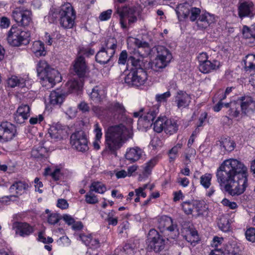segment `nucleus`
Returning a JSON list of instances; mask_svg holds the SVG:
<instances>
[{"label":"nucleus","mask_w":255,"mask_h":255,"mask_svg":"<svg viewBox=\"0 0 255 255\" xmlns=\"http://www.w3.org/2000/svg\"><path fill=\"white\" fill-rule=\"evenodd\" d=\"M143 59L142 56H139L138 53H134L133 55H128L126 50H123L119 55L118 64H126L127 61L131 64H137L140 62L144 64Z\"/></svg>","instance_id":"17"},{"label":"nucleus","mask_w":255,"mask_h":255,"mask_svg":"<svg viewBox=\"0 0 255 255\" xmlns=\"http://www.w3.org/2000/svg\"><path fill=\"white\" fill-rule=\"evenodd\" d=\"M244 64H255V55L248 54L243 60Z\"/></svg>","instance_id":"60"},{"label":"nucleus","mask_w":255,"mask_h":255,"mask_svg":"<svg viewBox=\"0 0 255 255\" xmlns=\"http://www.w3.org/2000/svg\"><path fill=\"white\" fill-rule=\"evenodd\" d=\"M46 153V149L42 146L34 148L31 152V156L35 158H40L45 157Z\"/></svg>","instance_id":"45"},{"label":"nucleus","mask_w":255,"mask_h":255,"mask_svg":"<svg viewBox=\"0 0 255 255\" xmlns=\"http://www.w3.org/2000/svg\"><path fill=\"white\" fill-rule=\"evenodd\" d=\"M137 8L135 6L125 5L122 7L118 6L115 12L120 17V23L123 29L127 28V20L129 25L137 21Z\"/></svg>","instance_id":"6"},{"label":"nucleus","mask_w":255,"mask_h":255,"mask_svg":"<svg viewBox=\"0 0 255 255\" xmlns=\"http://www.w3.org/2000/svg\"><path fill=\"white\" fill-rule=\"evenodd\" d=\"M177 182L181 186H182L183 187H186L188 186L189 184V179L186 177H183V178H178Z\"/></svg>","instance_id":"63"},{"label":"nucleus","mask_w":255,"mask_h":255,"mask_svg":"<svg viewBox=\"0 0 255 255\" xmlns=\"http://www.w3.org/2000/svg\"><path fill=\"white\" fill-rule=\"evenodd\" d=\"M107 109L114 116L115 119H118V115H123L126 112V109L123 105L117 101H115L108 104Z\"/></svg>","instance_id":"22"},{"label":"nucleus","mask_w":255,"mask_h":255,"mask_svg":"<svg viewBox=\"0 0 255 255\" xmlns=\"http://www.w3.org/2000/svg\"><path fill=\"white\" fill-rule=\"evenodd\" d=\"M86 202L90 204H95L98 202V199L92 192L89 191L85 195Z\"/></svg>","instance_id":"51"},{"label":"nucleus","mask_w":255,"mask_h":255,"mask_svg":"<svg viewBox=\"0 0 255 255\" xmlns=\"http://www.w3.org/2000/svg\"><path fill=\"white\" fill-rule=\"evenodd\" d=\"M94 132L95 133V139L101 140L102 136V128L100 127L99 124L97 123L94 126Z\"/></svg>","instance_id":"56"},{"label":"nucleus","mask_w":255,"mask_h":255,"mask_svg":"<svg viewBox=\"0 0 255 255\" xmlns=\"http://www.w3.org/2000/svg\"><path fill=\"white\" fill-rule=\"evenodd\" d=\"M212 175L210 173H205L202 175L200 178L201 185L205 189H208L211 185Z\"/></svg>","instance_id":"44"},{"label":"nucleus","mask_w":255,"mask_h":255,"mask_svg":"<svg viewBox=\"0 0 255 255\" xmlns=\"http://www.w3.org/2000/svg\"><path fill=\"white\" fill-rule=\"evenodd\" d=\"M8 43L13 47L26 45L30 41V33L21 28L12 26L7 36Z\"/></svg>","instance_id":"5"},{"label":"nucleus","mask_w":255,"mask_h":255,"mask_svg":"<svg viewBox=\"0 0 255 255\" xmlns=\"http://www.w3.org/2000/svg\"><path fill=\"white\" fill-rule=\"evenodd\" d=\"M156 52V58L159 59L161 62L168 63L172 59V55L170 51L163 46L158 45L154 47Z\"/></svg>","instance_id":"21"},{"label":"nucleus","mask_w":255,"mask_h":255,"mask_svg":"<svg viewBox=\"0 0 255 255\" xmlns=\"http://www.w3.org/2000/svg\"><path fill=\"white\" fill-rule=\"evenodd\" d=\"M143 151L140 148L135 147L128 149L125 154L126 158L130 162L138 160L142 156Z\"/></svg>","instance_id":"23"},{"label":"nucleus","mask_w":255,"mask_h":255,"mask_svg":"<svg viewBox=\"0 0 255 255\" xmlns=\"http://www.w3.org/2000/svg\"><path fill=\"white\" fill-rule=\"evenodd\" d=\"M49 133L52 138L60 140L62 138L63 129L60 125L57 124L51 127L49 129Z\"/></svg>","instance_id":"32"},{"label":"nucleus","mask_w":255,"mask_h":255,"mask_svg":"<svg viewBox=\"0 0 255 255\" xmlns=\"http://www.w3.org/2000/svg\"><path fill=\"white\" fill-rule=\"evenodd\" d=\"M16 134L15 126L8 122H3L0 125V139L6 141L12 139Z\"/></svg>","instance_id":"13"},{"label":"nucleus","mask_w":255,"mask_h":255,"mask_svg":"<svg viewBox=\"0 0 255 255\" xmlns=\"http://www.w3.org/2000/svg\"><path fill=\"white\" fill-rule=\"evenodd\" d=\"M221 203L224 206L228 207L231 209H235L238 207L236 202H231L229 200L226 198L224 199L222 201Z\"/></svg>","instance_id":"59"},{"label":"nucleus","mask_w":255,"mask_h":255,"mask_svg":"<svg viewBox=\"0 0 255 255\" xmlns=\"http://www.w3.org/2000/svg\"><path fill=\"white\" fill-rule=\"evenodd\" d=\"M141 65H131V71L128 76L131 79L132 84L135 86H139L143 85L147 79V74H153L156 72H160L163 71L167 65H162L158 66V65H151L150 68L147 71L140 67Z\"/></svg>","instance_id":"3"},{"label":"nucleus","mask_w":255,"mask_h":255,"mask_svg":"<svg viewBox=\"0 0 255 255\" xmlns=\"http://www.w3.org/2000/svg\"><path fill=\"white\" fill-rule=\"evenodd\" d=\"M57 206L62 209H66L68 207V203L66 200L60 199L58 200Z\"/></svg>","instance_id":"62"},{"label":"nucleus","mask_w":255,"mask_h":255,"mask_svg":"<svg viewBox=\"0 0 255 255\" xmlns=\"http://www.w3.org/2000/svg\"><path fill=\"white\" fill-rule=\"evenodd\" d=\"M242 33L245 38H253L254 39L253 42L254 43L255 42V23L252 25L251 28L244 25L242 29Z\"/></svg>","instance_id":"38"},{"label":"nucleus","mask_w":255,"mask_h":255,"mask_svg":"<svg viewBox=\"0 0 255 255\" xmlns=\"http://www.w3.org/2000/svg\"><path fill=\"white\" fill-rule=\"evenodd\" d=\"M106 51L109 54L111 57H113L115 53L117 47V41L115 38H109L105 42Z\"/></svg>","instance_id":"30"},{"label":"nucleus","mask_w":255,"mask_h":255,"mask_svg":"<svg viewBox=\"0 0 255 255\" xmlns=\"http://www.w3.org/2000/svg\"><path fill=\"white\" fill-rule=\"evenodd\" d=\"M182 144H177L168 152L170 162L173 161L178 156L179 150L181 148Z\"/></svg>","instance_id":"47"},{"label":"nucleus","mask_w":255,"mask_h":255,"mask_svg":"<svg viewBox=\"0 0 255 255\" xmlns=\"http://www.w3.org/2000/svg\"><path fill=\"white\" fill-rule=\"evenodd\" d=\"M241 107L238 100L231 102L230 108L228 111V115L232 118H237L240 115Z\"/></svg>","instance_id":"34"},{"label":"nucleus","mask_w":255,"mask_h":255,"mask_svg":"<svg viewBox=\"0 0 255 255\" xmlns=\"http://www.w3.org/2000/svg\"><path fill=\"white\" fill-rule=\"evenodd\" d=\"M191 7L188 2L178 4L175 9L178 18L181 20V18H187L190 14Z\"/></svg>","instance_id":"27"},{"label":"nucleus","mask_w":255,"mask_h":255,"mask_svg":"<svg viewBox=\"0 0 255 255\" xmlns=\"http://www.w3.org/2000/svg\"><path fill=\"white\" fill-rule=\"evenodd\" d=\"M216 65H199V70L204 73L207 74L216 69Z\"/></svg>","instance_id":"50"},{"label":"nucleus","mask_w":255,"mask_h":255,"mask_svg":"<svg viewBox=\"0 0 255 255\" xmlns=\"http://www.w3.org/2000/svg\"><path fill=\"white\" fill-rule=\"evenodd\" d=\"M112 12L111 9L104 11L100 14L99 18L101 21L107 20L111 17Z\"/></svg>","instance_id":"55"},{"label":"nucleus","mask_w":255,"mask_h":255,"mask_svg":"<svg viewBox=\"0 0 255 255\" xmlns=\"http://www.w3.org/2000/svg\"><path fill=\"white\" fill-rule=\"evenodd\" d=\"M158 112V109L155 108L145 109L143 115H141L140 118H139L138 123L144 122L143 125L146 126H148L149 125H152Z\"/></svg>","instance_id":"16"},{"label":"nucleus","mask_w":255,"mask_h":255,"mask_svg":"<svg viewBox=\"0 0 255 255\" xmlns=\"http://www.w3.org/2000/svg\"><path fill=\"white\" fill-rule=\"evenodd\" d=\"M27 184L22 181L15 182L11 185L9 189L10 193L13 194H16V196L18 195H21L23 193L25 190L28 188Z\"/></svg>","instance_id":"29"},{"label":"nucleus","mask_w":255,"mask_h":255,"mask_svg":"<svg viewBox=\"0 0 255 255\" xmlns=\"http://www.w3.org/2000/svg\"><path fill=\"white\" fill-rule=\"evenodd\" d=\"M214 22V18L209 13L201 14L196 21L197 26L201 29H206Z\"/></svg>","instance_id":"25"},{"label":"nucleus","mask_w":255,"mask_h":255,"mask_svg":"<svg viewBox=\"0 0 255 255\" xmlns=\"http://www.w3.org/2000/svg\"><path fill=\"white\" fill-rule=\"evenodd\" d=\"M65 95L56 91H52L49 95V102L51 105H61L64 99Z\"/></svg>","instance_id":"33"},{"label":"nucleus","mask_w":255,"mask_h":255,"mask_svg":"<svg viewBox=\"0 0 255 255\" xmlns=\"http://www.w3.org/2000/svg\"><path fill=\"white\" fill-rule=\"evenodd\" d=\"M186 241L190 243L193 246H195L198 241V233L196 231H192L186 236Z\"/></svg>","instance_id":"49"},{"label":"nucleus","mask_w":255,"mask_h":255,"mask_svg":"<svg viewBox=\"0 0 255 255\" xmlns=\"http://www.w3.org/2000/svg\"><path fill=\"white\" fill-rule=\"evenodd\" d=\"M248 176L247 166L235 159L224 161L216 173L218 182L224 185L226 191L233 196L245 191L249 185Z\"/></svg>","instance_id":"1"},{"label":"nucleus","mask_w":255,"mask_h":255,"mask_svg":"<svg viewBox=\"0 0 255 255\" xmlns=\"http://www.w3.org/2000/svg\"><path fill=\"white\" fill-rule=\"evenodd\" d=\"M92 236L91 235L80 234L79 235V239L81 240L86 246L89 245Z\"/></svg>","instance_id":"58"},{"label":"nucleus","mask_w":255,"mask_h":255,"mask_svg":"<svg viewBox=\"0 0 255 255\" xmlns=\"http://www.w3.org/2000/svg\"><path fill=\"white\" fill-rule=\"evenodd\" d=\"M158 228L162 233L165 231L170 232L172 234L171 235L172 239L176 238L179 234L177 226L173 223L172 219L170 217L166 216H162L158 219Z\"/></svg>","instance_id":"11"},{"label":"nucleus","mask_w":255,"mask_h":255,"mask_svg":"<svg viewBox=\"0 0 255 255\" xmlns=\"http://www.w3.org/2000/svg\"><path fill=\"white\" fill-rule=\"evenodd\" d=\"M37 72L41 79L42 86L46 87L47 89L52 88L56 82H60L62 80L58 71L50 65H46L45 67L39 65L37 67Z\"/></svg>","instance_id":"4"},{"label":"nucleus","mask_w":255,"mask_h":255,"mask_svg":"<svg viewBox=\"0 0 255 255\" xmlns=\"http://www.w3.org/2000/svg\"><path fill=\"white\" fill-rule=\"evenodd\" d=\"M30 107L27 105L20 106L13 116L15 122L18 124L23 123L30 116Z\"/></svg>","instance_id":"20"},{"label":"nucleus","mask_w":255,"mask_h":255,"mask_svg":"<svg viewBox=\"0 0 255 255\" xmlns=\"http://www.w3.org/2000/svg\"><path fill=\"white\" fill-rule=\"evenodd\" d=\"M89 73V68L87 65H73L70 69V73L77 75L80 78L87 76Z\"/></svg>","instance_id":"24"},{"label":"nucleus","mask_w":255,"mask_h":255,"mask_svg":"<svg viewBox=\"0 0 255 255\" xmlns=\"http://www.w3.org/2000/svg\"><path fill=\"white\" fill-rule=\"evenodd\" d=\"M245 235L248 241L255 243V228H250L247 229Z\"/></svg>","instance_id":"53"},{"label":"nucleus","mask_w":255,"mask_h":255,"mask_svg":"<svg viewBox=\"0 0 255 255\" xmlns=\"http://www.w3.org/2000/svg\"><path fill=\"white\" fill-rule=\"evenodd\" d=\"M235 143L230 138H225L220 142V146L224 149V151H232L235 148Z\"/></svg>","instance_id":"42"},{"label":"nucleus","mask_w":255,"mask_h":255,"mask_svg":"<svg viewBox=\"0 0 255 255\" xmlns=\"http://www.w3.org/2000/svg\"><path fill=\"white\" fill-rule=\"evenodd\" d=\"M136 246L134 243L126 244L123 250L128 255H133L136 252Z\"/></svg>","instance_id":"46"},{"label":"nucleus","mask_w":255,"mask_h":255,"mask_svg":"<svg viewBox=\"0 0 255 255\" xmlns=\"http://www.w3.org/2000/svg\"><path fill=\"white\" fill-rule=\"evenodd\" d=\"M191 99L190 96L183 91L177 92L174 96L175 103L180 109L187 107L191 103Z\"/></svg>","instance_id":"19"},{"label":"nucleus","mask_w":255,"mask_h":255,"mask_svg":"<svg viewBox=\"0 0 255 255\" xmlns=\"http://www.w3.org/2000/svg\"><path fill=\"white\" fill-rule=\"evenodd\" d=\"M181 206L185 214L188 215L195 212L196 217L202 215L207 208L204 201L194 200L183 202Z\"/></svg>","instance_id":"8"},{"label":"nucleus","mask_w":255,"mask_h":255,"mask_svg":"<svg viewBox=\"0 0 255 255\" xmlns=\"http://www.w3.org/2000/svg\"><path fill=\"white\" fill-rule=\"evenodd\" d=\"M32 12L30 10L22 7H16L12 13L14 20L21 26H25L29 24L32 21Z\"/></svg>","instance_id":"12"},{"label":"nucleus","mask_w":255,"mask_h":255,"mask_svg":"<svg viewBox=\"0 0 255 255\" xmlns=\"http://www.w3.org/2000/svg\"><path fill=\"white\" fill-rule=\"evenodd\" d=\"M7 84L11 88L16 86L23 87L25 85V80L23 78H19L15 76H12L7 80Z\"/></svg>","instance_id":"37"},{"label":"nucleus","mask_w":255,"mask_h":255,"mask_svg":"<svg viewBox=\"0 0 255 255\" xmlns=\"http://www.w3.org/2000/svg\"><path fill=\"white\" fill-rule=\"evenodd\" d=\"M106 91L103 86H97L93 88L90 98L95 103H100L105 97Z\"/></svg>","instance_id":"26"},{"label":"nucleus","mask_w":255,"mask_h":255,"mask_svg":"<svg viewBox=\"0 0 255 255\" xmlns=\"http://www.w3.org/2000/svg\"><path fill=\"white\" fill-rule=\"evenodd\" d=\"M38 240L44 244H50L53 242V240L51 237L45 238L42 233H39L38 235Z\"/></svg>","instance_id":"61"},{"label":"nucleus","mask_w":255,"mask_h":255,"mask_svg":"<svg viewBox=\"0 0 255 255\" xmlns=\"http://www.w3.org/2000/svg\"><path fill=\"white\" fill-rule=\"evenodd\" d=\"M59 15L60 23L61 26L65 29H69L73 27L76 18V12L69 3L62 6Z\"/></svg>","instance_id":"7"},{"label":"nucleus","mask_w":255,"mask_h":255,"mask_svg":"<svg viewBox=\"0 0 255 255\" xmlns=\"http://www.w3.org/2000/svg\"><path fill=\"white\" fill-rule=\"evenodd\" d=\"M59 215L56 213H52L48 216L47 222L51 225H55L60 220Z\"/></svg>","instance_id":"52"},{"label":"nucleus","mask_w":255,"mask_h":255,"mask_svg":"<svg viewBox=\"0 0 255 255\" xmlns=\"http://www.w3.org/2000/svg\"><path fill=\"white\" fill-rule=\"evenodd\" d=\"M179 128L178 121L174 119L166 118L164 131L167 134H173L177 132Z\"/></svg>","instance_id":"28"},{"label":"nucleus","mask_w":255,"mask_h":255,"mask_svg":"<svg viewBox=\"0 0 255 255\" xmlns=\"http://www.w3.org/2000/svg\"><path fill=\"white\" fill-rule=\"evenodd\" d=\"M12 228L15 230L16 235L23 237L29 236L33 232V227L25 222H15L13 223Z\"/></svg>","instance_id":"18"},{"label":"nucleus","mask_w":255,"mask_h":255,"mask_svg":"<svg viewBox=\"0 0 255 255\" xmlns=\"http://www.w3.org/2000/svg\"><path fill=\"white\" fill-rule=\"evenodd\" d=\"M149 244L148 248L150 250H153L155 253H158L164 249L165 243L168 239H164L159 233L154 229L149 231L148 234Z\"/></svg>","instance_id":"9"},{"label":"nucleus","mask_w":255,"mask_h":255,"mask_svg":"<svg viewBox=\"0 0 255 255\" xmlns=\"http://www.w3.org/2000/svg\"><path fill=\"white\" fill-rule=\"evenodd\" d=\"M70 143L73 148L79 151L85 152L89 149L86 134L83 130L72 133L70 136Z\"/></svg>","instance_id":"10"},{"label":"nucleus","mask_w":255,"mask_h":255,"mask_svg":"<svg viewBox=\"0 0 255 255\" xmlns=\"http://www.w3.org/2000/svg\"><path fill=\"white\" fill-rule=\"evenodd\" d=\"M166 120V117H158L155 121L153 123V129L155 132L160 133L163 130H164Z\"/></svg>","instance_id":"40"},{"label":"nucleus","mask_w":255,"mask_h":255,"mask_svg":"<svg viewBox=\"0 0 255 255\" xmlns=\"http://www.w3.org/2000/svg\"><path fill=\"white\" fill-rule=\"evenodd\" d=\"M112 57L104 48H102L95 56L96 61L100 64H107Z\"/></svg>","instance_id":"31"},{"label":"nucleus","mask_w":255,"mask_h":255,"mask_svg":"<svg viewBox=\"0 0 255 255\" xmlns=\"http://www.w3.org/2000/svg\"><path fill=\"white\" fill-rule=\"evenodd\" d=\"M83 85V82L82 80H76L74 78L71 79L67 82V87L69 89L70 92H72L73 91L80 90Z\"/></svg>","instance_id":"36"},{"label":"nucleus","mask_w":255,"mask_h":255,"mask_svg":"<svg viewBox=\"0 0 255 255\" xmlns=\"http://www.w3.org/2000/svg\"><path fill=\"white\" fill-rule=\"evenodd\" d=\"M90 191H95L97 193L103 194L106 191V187L102 183L99 182H93L90 186Z\"/></svg>","instance_id":"41"},{"label":"nucleus","mask_w":255,"mask_h":255,"mask_svg":"<svg viewBox=\"0 0 255 255\" xmlns=\"http://www.w3.org/2000/svg\"><path fill=\"white\" fill-rule=\"evenodd\" d=\"M242 115H249L255 110V101L250 96L242 97L238 99Z\"/></svg>","instance_id":"14"},{"label":"nucleus","mask_w":255,"mask_h":255,"mask_svg":"<svg viewBox=\"0 0 255 255\" xmlns=\"http://www.w3.org/2000/svg\"><path fill=\"white\" fill-rule=\"evenodd\" d=\"M225 251L229 255H240L239 254V248L235 242L228 243L226 245Z\"/></svg>","instance_id":"43"},{"label":"nucleus","mask_w":255,"mask_h":255,"mask_svg":"<svg viewBox=\"0 0 255 255\" xmlns=\"http://www.w3.org/2000/svg\"><path fill=\"white\" fill-rule=\"evenodd\" d=\"M79 109L82 111L83 113H85L87 112H89L90 108L88 106V104L85 102H82L80 103L78 106Z\"/></svg>","instance_id":"64"},{"label":"nucleus","mask_w":255,"mask_h":255,"mask_svg":"<svg viewBox=\"0 0 255 255\" xmlns=\"http://www.w3.org/2000/svg\"><path fill=\"white\" fill-rule=\"evenodd\" d=\"M132 137V130L123 124L110 126L105 133V150L116 154L117 150Z\"/></svg>","instance_id":"2"},{"label":"nucleus","mask_w":255,"mask_h":255,"mask_svg":"<svg viewBox=\"0 0 255 255\" xmlns=\"http://www.w3.org/2000/svg\"><path fill=\"white\" fill-rule=\"evenodd\" d=\"M198 60L200 64H205L206 62H209L210 64H213L210 61L208 60V56L207 54L205 52H202L198 56Z\"/></svg>","instance_id":"57"},{"label":"nucleus","mask_w":255,"mask_h":255,"mask_svg":"<svg viewBox=\"0 0 255 255\" xmlns=\"http://www.w3.org/2000/svg\"><path fill=\"white\" fill-rule=\"evenodd\" d=\"M201 9L199 8L195 7H191L190 10V14L188 16L189 19L191 21H195L197 20V18L199 17L201 15Z\"/></svg>","instance_id":"48"},{"label":"nucleus","mask_w":255,"mask_h":255,"mask_svg":"<svg viewBox=\"0 0 255 255\" xmlns=\"http://www.w3.org/2000/svg\"><path fill=\"white\" fill-rule=\"evenodd\" d=\"M171 93L170 91H167L161 94H157L155 96V100L157 102H164L167 101V99L170 97Z\"/></svg>","instance_id":"54"},{"label":"nucleus","mask_w":255,"mask_h":255,"mask_svg":"<svg viewBox=\"0 0 255 255\" xmlns=\"http://www.w3.org/2000/svg\"><path fill=\"white\" fill-rule=\"evenodd\" d=\"M32 50L36 56L45 55L44 44L41 41H35L33 42Z\"/></svg>","instance_id":"35"},{"label":"nucleus","mask_w":255,"mask_h":255,"mask_svg":"<svg viewBox=\"0 0 255 255\" xmlns=\"http://www.w3.org/2000/svg\"><path fill=\"white\" fill-rule=\"evenodd\" d=\"M218 225L219 228L224 232H226L229 231L230 223L228 216H221L218 222Z\"/></svg>","instance_id":"39"},{"label":"nucleus","mask_w":255,"mask_h":255,"mask_svg":"<svg viewBox=\"0 0 255 255\" xmlns=\"http://www.w3.org/2000/svg\"><path fill=\"white\" fill-rule=\"evenodd\" d=\"M238 15L243 19L246 17L252 18L254 17V4L251 1H239L238 7Z\"/></svg>","instance_id":"15"}]
</instances>
